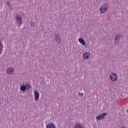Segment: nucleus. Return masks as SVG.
<instances>
[{
    "instance_id": "7ed1b4c3",
    "label": "nucleus",
    "mask_w": 128,
    "mask_h": 128,
    "mask_svg": "<svg viewBox=\"0 0 128 128\" xmlns=\"http://www.w3.org/2000/svg\"><path fill=\"white\" fill-rule=\"evenodd\" d=\"M106 114H108V113H102V114H100L96 117V120H104Z\"/></svg>"
},
{
    "instance_id": "9d476101",
    "label": "nucleus",
    "mask_w": 128,
    "mask_h": 128,
    "mask_svg": "<svg viewBox=\"0 0 128 128\" xmlns=\"http://www.w3.org/2000/svg\"><path fill=\"white\" fill-rule=\"evenodd\" d=\"M78 42H80V44H82V46H86V41H84V40L82 38H80L78 39Z\"/></svg>"
},
{
    "instance_id": "39448f33",
    "label": "nucleus",
    "mask_w": 128,
    "mask_h": 128,
    "mask_svg": "<svg viewBox=\"0 0 128 128\" xmlns=\"http://www.w3.org/2000/svg\"><path fill=\"white\" fill-rule=\"evenodd\" d=\"M34 94L35 100L36 102L37 100H40V93L38 92V91L34 90Z\"/></svg>"
},
{
    "instance_id": "4468645a",
    "label": "nucleus",
    "mask_w": 128,
    "mask_h": 128,
    "mask_svg": "<svg viewBox=\"0 0 128 128\" xmlns=\"http://www.w3.org/2000/svg\"><path fill=\"white\" fill-rule=\"evenodd\" d=\"M2 48H4L2 44L0 42V54H2Z\"/></svg>"
},
{
    "instance_id": "9b49d317",
    "label": "nucleus",
    "mask_w": 128,
    "mask_h": 128,
    "mask_svg": "<svg viewBox=\"0 0 128 128\" xmlns=\"http://www.w3.org/2000/svg\"><path fill=\"white\" fill-rule=\"evenodd\" d=\"M20 90L21 92H26V86L22 85L20 88Z\"/></svg>"
},
{
    "instance_id": "423d86ee",
    "label": "nucleus",
    "mask_w": 128,
    "mask_h": 128,
    "mask_svg": "<svg viewBox=\"0 0 128 128\" xmlns=\"http://www.w3.org/2000/svg\"><path fill=\"white\" fill-rule=\"evenodd\" d=\"M16 22L19 24V26H20L22 24V17L20 16H16Z\"/></svg>"
},
{
    "instance_id": "f8f14e48",
    "label": "nucleus",
    "mask_w": 128,
    "mask_h": 128,
    "mask_svg": "<svg viewBox=\"0 0 128 128\" xmlns=\"http://www.w3.org/2000/svg\"><path fill=\"white\" fill-rule=\"evenodd\" d=\"M74 128H82V124L77 122L75 124V126Z\"/></svg>"
},
{
    "instance_id": "1a4fd4ad",
    "label": "nucleus",
    "mask_w": 128,
    "mask_h": 128,
    "mask_svg": "<svg viewBox=\"0 0 128 128\" xmlns=\"http://www.w3.org/2000/svg\"><path fill=\"white\" fill-rule=\"evenodd\" d=\"M46 128H56V125H54L53 122H52L48 124L46 126Z\"/></svg>"
},
{
    "instance_id": "20e7f679",
    "label": "nucleus",
    "mask_w": 128,
    "mask_h": 128,
    "mask_svg": "<svg viewBox=\"0 0 128 128\" xmlns=\"http://www.w3.org/2000/svg\"><path fill=\"white\" fill-rule=\"evenodd\" d=\"M110 78L112 82H116L118 80V75L116 73H112L110 76Z\"/></svg>"
},
{
    "instance_id": "6e6552de",
    "label": "nucleus",
    "mask_w": 128,
    "mask_h": 128,
    "mask_svg": "<svg viewBox=\"0 0 128 128\" xmlns=\"http://www.w3.org/2000/svg\"><path fill=\"white\" fill-rule=\"evenodd\" d=\"M90 54L88 52H86L83 54V58L84 60H88V58H90Z\"/></svg>"
},
{
    "instance_id": "f03ea898",
    "label": "nucleus",
    "mask_w": 128,
    "mask_h": 128,
    "mask_svg": "<svg viewBox=\"0 0 128 128\" xmlns=\"http://www.w3.org/2000/svg\"><path fill=\"white\" fill-rule=\"evenodd\" d=\"M108 6L107 4H103L101 6V7L100 8V14H104V12H106V10H108Z\"/></svg>"
},
{
    "instance_id": "f257e3e1",
    "label": "nucleus",
    "mask_w": 128,
    "mask_h": 128,
    "mask_svg": "<svg viewBox=\"0 0 128 128\" xmlns=\"http://www.w3.org/2000/svg\"><path fill=\"white\" fill-rule=\"evenodd\" d=\"M54 40L56 44H60L62 42V37L58 34H55L54 36Z\"/></svg>"
},
{
    "instance_id": "0eeeda50",
    "label": "nucleus",
    "mask_w": 128,
    "mask_h": 128,
    "mask_svg": "<svg viewBox=\"0 0 128 128\" xmlns=\"http://www.w3.org/2000/svg\"><path fill=\"white\" fill-rule=\"evenodd\" d=\"M6 72L8 74H12L14 72V68H10L7 70Z\"/></svg>"
},
{
    "instance_id": "dca6fc26",
    "label": "nucleus",
    "mask_w": 128,
    "mask_h": 128,
    "mask_svg": "<svg viewBox=\"0 0 128 128\" xmlns=\"http://www.w3.org/2000/svg\"><path fill=\"white\" fill-rule=\"evenodd\" d=\"M78 96H84V94L80 93V92H78Z\"/></svg>"
},
{
    "instance_id": "2eb2a0df",
    "label": "nucleus",
    "mask_w": 128,
    "mask_h": 128,
    "mask_svg": "<svg viewBox=\"0 0 128 128\" xmlns=\"http://www.w3.org/2000/svg\"><path fill=\"white\" fill-rule=\"evenodd\" d=\"M26 87L27 90H30V88H32V86L28 84L26 86Z\"/></svg>"
},
{
    "instance_id": "f3484780",
    "label": "nucleus",
    "mask_w": 128,
    "mask_h": 128,
    "mask_svg": "<svg viewBox=\"0 0 128 128\" xmlns=\"http://www.w3.org/2000/svg\"><path fill=\"white\" fill-rule=\"evenodd\" d=\"M6 4H7V6H10V2H6Z\"/></svg>"
},
{
    "instance_id": "a211bd4d",
    "label": "nucleus",
    "mask_w": 128,
    "mask_h": 128,
    "mask_svg": "<svg viewBox=\"0 0 128 128\" xmlns=\"http://www.w3.org/2000/svg\"><path fill=\"white\" fill-rule=\"evenodd\" d=\"M114 43L116 44V41H114Z\"/></svg>"
},
{
    "instance_id": "ddd939ff",
    "label": "nucleus",
    "mask_w": 128,
    "mask_h": 128,
    "mask_svg": "<svg viewBox=\"0 0 128 128\" xmlns=\"http://www.w3.org/2000/svg\"><path fill=\"white\" fill-rule=\"evenodd\" d=\"M120 34H116L114 40H120Z\"/></svg>"
}]
</instances>
